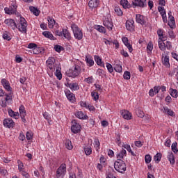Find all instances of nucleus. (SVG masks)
<instances>
[{
    "mask_svg": "<svg viewBox=\"0 0 178 178\" xmlns=\"http://www.w3.org/2000/svg\"><path fill=\"white\" fill-rule=\"evenodd\" d=\"M29 10H31V12L32 13H33V15H35V16H40V10H38L37 8H35L34 6H31V7H29Z\"/></svg>",
    "mask_w": 178,
    "mask_h": 178,
    "instance_id": "nucleus-41",
    "label": "nucleus"
},
{
    "mask_svg": "<svg viewBox=\"0 0 178 178\" xmlns=\"http://www.w3.org/2000/svg\"><path fill=\"white\" fill-rule=\"evenodd\" d=\"M13 92H10V93H5V99L4 101H6V102H7L8 104H10L12 102V95H13Z\"/></svg>",
    "mask_w": 178,
    "mask_h": 178,
    "instance_id": "nucleus-32",
    "label": "nucleus"
},
{
    "mask_svg": "<svg viewBox=\"0 0 178 178\" xmlns=\"http://www.w3.org/2000/svg\"><path fill=\"white\" fill-rule=\"evenodd\" d=\"M1 83L6 91H8V92H12V87L10 86L9 81L6 80V79H2Z\"/></svg>",
    "mask_w": 178,
    "mask_h": 178,
    "instance_id": "nucleus-12",
    "label": "nucleus"
},
{
    "mask_svg": "<svg viewBox=\"0 0 178 178\" xmlns=\"http://www.w3.org/2000/svg\"><path fill=\"white\" fill-rule=\"evenodd\" d=\"M99 6V0H90L88 2V6L90 9H95Z\"/></svg>",
    "mask_w": 178,
    "mask_h": 178,
    "instance_id": "nucleus-22",
    "label": "nucleus"
},
{
    "mask_svg": "<svg viewBox=\"0 0 178 178\" xmlns=\"http://www.w3.org/2000/svg\"><path fill=\"white\" fill-rule=\"evenodd\" d=\"M170 95H171V97H172V98H177V97H178L177 90L170 88Z\"/></svg>",
    "mask_w": 178,
    "mask_h": 178,
    "instance_id": "nucleus-43",
    "label": "nucleus"
},
{
    "mask_svg": "<svg viewBox=\"0 0 178 178\" xmlns=\"http://www.w3.org/2000/svg\"><path fill=\"white\" fill-rule=\"evenodd\" d=\"M121 115L124 119H126L127 120H130L131 119V113L129 111H127L126 110H123L121 112Z\"/></svg>",
    "mask_w": 178,
    "mask_h": 178,
    "instance_id": "nucleus-26",
    "label": "nucleus"
},
{
    "mask_svg": "<svg viewBox=\"0 0 178 178\" xmlns=\"http://www.w3.org/2000/svg\"><path fill=\"white\" fill-rule=\"evenodd\" d=\"M159 91H161V86H156L154 88L149 90V97H154V95H156V94H159Z\"/></svg>",
    "mask_w": 178,
    "mask_h": 178,
    "instance_id": "nucleus-18",
    "label": "nucleus"
},
{
    "mask_svg": "<svg viewBox=\"0 0 178 178\" xmlns=\"http://www.w3.org/2000/svg\"><path fill=\"white\" fill-rule=\"evenodd\" d=\"M114 70L117 72V73H122L123 68L122 67L121 65L116 64Z\"/></svg>",
    "mask_w": 178,
    "mask_h": 178,
    "instance_id": "nucleus-51",
    "label": "nucleus"
},
{
    "mask_svg": "<svg viewBox=\"0 0 178 178\" xmlns=\"http://www.w3.org/2000/svg\"><path fill=\"white\" fill-rule=\"evenodd\" d=\"M85 60L88 64V66L90 67H91V66H94V60L90 56H86Z\"/></svg>",
    "mask_w": 178,
    "mask_h": 178,
    "instance_id": "nucleus-29",
    "label": "nucleus"
},
{
    "mask_svg": "<svg viewBox=\"0 0 178 178\" xmlns=\"http://www.w3.org/2000/svg\"><path fill=\"white\" fill-rule=\"evenodd\" d=\"M81 130V125L76 121V120H73L72 121V127H71V131L74 134H77Z\"/></svg>",
    "mask_w": 178,
    "mask_h": 178,
    "instance_id": "nucleus-9",
    "label": "nucleus"
},
{
    "mask_svg": "<svg viewBox=\"0 0 178 178\" xmlns=\"http://www.w3.org/2000/svg\"><path fill=\"white\" fill-rule=\"evenodd\" d=\"M84 152L86 155L88 156V155H90L92 154V149L90 146H85L83 147Z\"/></svg>",
    "mask_w": 178,
    "mask_h": 178,
    "instance_id": "nucleus-44",
    "label": "nucleus"
},
{
    "mask_svg": "<svg viewBox=\"0 0 178 178\" xmlns=\"http://www.w3.org/2000/svg\"><path fill=\"white\" fill-rule=\"evenodd\" d=\"M75 116L81 120H87V119H88V115H87V114H84L83 111H76L75 113Z\"/></svg>",
    "mask_w": 178,
    "mask_h": 178,
    "instance_id": "nucleus-21",
    "label": "nucleus"
},
{
    "mask_svg": "<svg viewBox=\"0 0 178 178\" xmlns=\"http://www.w3.org/2000/svg\"><path fill=\"white\" fill-rule=\"evenodd\" d=\"M91 97L93 98L94 101H97V99H99V95L97 92H92Z\"/></svg>",
    "mask_w": 178,
    "mask_h": 178,
    "instance_id": "nucleus-55",
    "label": "nucleus"
},
{
    "mask_svg": "<svg viewBox=\"0 0 178 178\" xmlns=\"http://www.w3.org/2000/svg\"><path fill=\"white\" fill-rule=\"evenodd\" d=\"M168 35H169L170 38H171L172 40L176 38V35H175V32L172 29H169Z\"/></svg>",
    "mask_w": 178,
    "mask_h": 178,
    "instance_id": "nucleus-59",
    "label": "nucleus"
},
{
    "mask_svg": "<svg viewBox=\"0 0 178 178\" xmlns=\"http://www.w3.org/2000/svg\"><path fill=\"white\" fill-rule=\"evenodd\" d=\"M84 81L87 83V84H92V83H94V77L92 76H90L88 78H86L84 79Z\"/></svg>",
    "mask_w": 178,
    "mask_h": 178,
    "instance_id": "nucleus-50",
    "label": "nucleus"
},
{
    "mask_svg": "<svg viewBox=\"0 0 178 178\" xmlns=\"http://www.w3.org/2000/svg\"><path fill=\"white\" fill-rule=\"evenodd\" d=\"M65 145V148H67V149H69V151L73 149V145L72 144V141L70 140H66Z\"/></svg>",
    "mask_w": 178,
    "mask_h": 178,
    "instance_id": "nucleus-42",
    "label": "nucleus"
},
{
    "mask_svg": "<svg viewBox=\"0 0 178 178\" xmlns=\"http://www.w3.org/2000/svg\"><path fill=\"white\" fill-rule=\"evenodd\" d=\"M158 10L161 16L166 15V10H165V8L162 6H159Z\"/></svg>",
    "mask_w": 178,
    "mask_h": 178,
    "instance_id": "nucleus-52",
    "label": "nucleus"
},
{
    "mask_svg": "<svg viewBox=\"0 0 178 178\" xmlns=\"http://www.w3.org/2000/svg\"><path fill=\"white\" fill-rule=\"evenodd\" d=\"M4 24L8 29L11 30H16V22L12 18H7L4 20Z\"/></svg>",
    "mask_w": 178,
    "mask_h": 178,
    "instance_id": "nucleus-10",
    "label": "nucleus"
},
{
    "mask_svg": "<svg viewBox=\"0 0 178 178\" xmlns=\"http://www.w3.org/2000/svg\"><path fill=\"white\" fill-rule=\"evenodd\" d=\"M122 148H124L125 149H127V151H128V152H130V154L133 156H136V154H134V152L131 150V147H130V145H129V144H123L122 145Z\"/></svg>",
    "mask_w": 178,
    "mask_h": 178,
    "instance_id": "nucleus-40",
    "label": "nucleus"
},
{
    "mask_svg": "<svg viewBox=\"0 0 178 178\" xmlns=\"http://www.w3.org/2000/svg\"><path fill=\"white\" fill-rule=\"evenodd\" d=\"M154 159L156 163H159L161 162V159H162V154L157 153L154 156Z\"/></svg>",
    "mask_w": 178,
    "mask_h": 178,
    "instance_id": "nucleus-46",
    "label": "nucleus"
},
{
    "mask_svg": "<svg viewBox=\"0 0 178 178\" xmlns=\"http://www.w3.org/2000/svg\"><path fill=\"white\" fill-rule=\"evenodd\" d=\"M71 29L73 31L74 37L76 38V40H83V31L76 24H72L71 25Z\"/></svg>",
    "mask_w": 178,
    "mask_h": 178,
    "instance_id": "nucleus-5",
    "label": "nucleus"
},
{
    "mask_svg": "<svg viewBox=\"0 0 178 178\" xmlns=\"http://www.w3.org/2000/svg\"><path fill=\"white\" fill-rule=\"evenodd\" d=\"M145 161L146 163H151V161H152V156H151L149 154L145 155Z\"/></svg>",
    "mask_w": 178,
    "mask_h": 178,
    "instance_id": "nucleus-56",
    "label": "nucleus"
},
{
    "mask_svg": "<svg viewBox=\"0 0 178 178\" xmlns=\"http://www.w3.org/2000/svg\"><path fill=\"white\" fill-rule=\"evenodd\" d=\"M62 68L60 67V65H58L56 69L55 70L54 74L56 77H57L58 80H62V72H61Z\"/></svg>",
    "mask_w": 178,
    "mask_h": 178,
    "instance_id": "nucleus-24",
    "label": "nucleus"
},
{
    "mask_svg": "<svg viewBox=\"0 0 178 178\" xmlns=\"http://www.w3.org/2000/svg\"><path fill=\"white\" fill-rule=\"evenodd\" d=\"M168 26H170V29H176V21H168Z\"/></svg>",
    "mask_w": 178,
    "mask_h": 178,
    "instance_id": "nucleus-60",
    "label": "nucleus"
},
{
    "mask_svg": "<svg viewBox=\"0 0 178 178\" xmlns=\"http://www.w3.org/2000/svg\"><path fill=\"white\" fill-rule=\"evenodd\" d=\"M42 35L45 37L46 38H49V40H52L53 41L56 40L54 37L52 33L49 31H44L42 32Z\"/></svg>",
    "mask_w": 178,
    "mask_h": 178,
    "instance_id": "nucleus-31",
    "label": "nucleus"
},
{
    "mask_svg": "<svg viewBox=\"0 0 178 178\" xmlns=\"http://www.w3.org/2000/svg\"><path fill=\"white\" fill-rule=\"evenodd\" d=\"M66 173H67V167L66 163H63L60 165V166L56 170V178H64L66 176Z\"/></svg>",
    "mask_w": 178,
    "mask_h": 178,
    "instance_id": "nucleus-2",
    "label": "nucleus"
},
{
    "mask_svg": "<svg viewBox=\"0 0 178 178\" xmlns=\"http://www.w3.org/2000/svg\"><path fill=\"white\" fill-rule=\"evenodd\" d=\"M115 12L117 15V16H122L123 15V11L120 9L119 7L115 8Z\"/></svg>",
    "mask_w": 178,
    "mask_h": 178,
    "instance_id": "nucleus-54",
    "label": "nucleus"
},
{
    "mask_svg": "<svg viewBox=\"0 0 178 178\" xmlns=\"http://www.w3.org/2000/svg\"><path fill=\"white\" fill-rule=\"evenodd\" d=\"M106 66L109 73H113V67L112 66V64L106 63Z\"/></svg>",
    "mask_w": 178,
    "mask_h": 178,
    "instance_id": "nucleus-53",
    "label": "nucleus"
},
{
    "mask_svg": "<svg viewBox=\"0 0 178 178\" xmlns=\"http://www.w3.org/2000/svg\"><path fill=\"white\" fill-rule=\"evenodd\" d=\"M54 49L56 52H62L63 47L59 44H56L54 46Z\"/></svg>",
    "mask_w": 178,
    "mask_h": 178,
    "instance_id": "nucleus-57",
    "label": "nucleus"
},
{
    "mask_svg": "<svg viewBox=\"0 0 178 178\" xmlns=\"http://www.w3.org/2000/svg\"><path fill=\"white\" fill-rule=\"evenodd\" d=\"M122 41L125 47L129 49V52H133V46L129 43V38H127V37H123L122 38Z\"/></svg>",
    "mask_w": 178,
    "mask_h": 178,
    "instance_id": "nucleus-20",
    "label": "nucleus"
},
{
    "mask_svg": "<svg viewBox=\"0 0 178 178\" xmlns=\"http://www.w3.org/2000/svg\"><path fill=\"white\" fill-rule=\"evenodd\" d=\"M136 22L139 24H141V26H147V20H145V17L140 14H136Z\"/></svg>",
    "mask_w": 178,
    "mask_h": 178,
    "instance_id": "nucleus-13",
    "label": "nucleus"
},
{
    "mask_svg": "<svg viewBox=\"0 0 178 178\" xmlns=\"http://www.w3.org/2000/svg\"><path fill=\"white\" fill-rule=\"evenodd\" d=\"M80 105L82 108H86V109H88V106H90V104L86 102L81 101Z\"/></svg>",
    "mask_w": 178,
    "mask_h": 178,
    "instance_id": "nucleus-61",
    "label": "nucleus"
},
{
    "mask_svg": "<svg viewBox=\"0 0 178 178\" xmlns=\"http://www.w3.org/2000/svg\"><path fill=\"white\" fill-rule=\"evenodd\" d=\"M63 35L66 40H72V35L69 32V30L66 29H63Z\"/></svg>",
    "mask_w": 178,
    "mask_h": 178,
    "instance_id": "nucleus-30",
    "label": "nucleus"
},
{
    "mask_svg": "<svg viewBox=\"0 0 178 178\" xmlns=\"http://www.w3.org/2000/svg\"><path fill=\"white\" fill-rule=\"evenodd\" d=\"M167 158H168L170 165H175L176 161L175 160V154H173V152H169L168 153Z\"/></svg>",
    "mask_w": 178,
    "mask_h": 178,
    "instance_id": "nucleus-28",
    "label": "nucleus"
},
{
    "mask_svg": "<svg viewBox=\"0 0 178 178\" xmlns=\"http://www.w3.org/2000/svg\"><path fill=\"white\" fill-rule=\"evenodd\" d=\"M68 87L72 91H79V90H80V86L76 82L69 83Z\"/></svg>",
    "mask_w": 178,
    "mask_h": 178,
    "instance_id": "nucleus-25",
    "label": "nucleus"
},
{
    "mask_svg": "<svg viewBox=\"0 0 178 178\" xmlns=\"http://www.w3.org/2000/svg\"><path fill=\"white\" fill-rule=\"evenodd\" d=\"M114 168L117 172H119V173H124L127 169L126 163H124L123 160H117L114 163Z\"/></svg>",
    "mask_w": 178,
    "mask_h": 178,
    "instance_id": "nucleus-6",
    "label": "nucleus"
},
{
    "mask_svg": "<svg viewBox=\"0 0 178 178\" xmlns=\"http://www.w3.org/2000/svg\"><path fill=\"white\" fill-rule=\"evenodd\" d=\"M26 140H33V133L31 131H27L26 134Z\"/></svg>",
    "mask_w": 178,
    "mask_h": 178,
    "instance_id": "nucleus-63",
    "label": "nucleus"
},
{
    "mask_svg": "<svg viewBox=\"0 0 178 178\" xmlns=\"http://www.w3.org/2000/svg\"><path fill=\"white\" fill-rule=\"evenodd\" d=\"M46 65H47V69H49L51 73H54L56 67L59 66V65H57L56 60L54 57H49L46 61Z\"/></svg>",
    "mask_w": 178,
    "mask_h": 178,
    "instance_id": "nucleus-7",
    "label": "nucleus"
},
{
    "mask_svg": "<svg viewBox=\"0 0 178 178\" xmlns=\"http://www.w3.org/2000/svg\"><path fill=\"white\" fill-rule=\"evenodd\" d=\"M47 22H48V24H49V29H54V26H55V23H56L55 22V19H54V18L49 17H47Z\"/></svg>",
    "mask_w": 178,
    "mask_h": 178,
    "instance_id": "nucleus-38",
    "label": "nucleus"
},
{
    "mask_svg": "<svg viewBox=\"0 0 178 178\" xmlns=\"http://www.w3.org/2000/svg\"><path fill=\"white\" fill-rule=\"evenodd\" d=\"M138 118H144L145 114H144V111H143V110L141 108H138V113H137Z\"/></svg>",
    "mask_w": 178,
    "mask_h": 178,
    "instance_id": "nucleus-62",
    "label": "nucleus"
},
{
    "mask_svg": "<svg viewBox=\"0 0 178 178\" xmlns=\"http://www.w3.org/2000/svg\"><path fill=\"white\" fill-rule=\"evenodd\" d=\"M95 62H96L97 65L99 66H102V67H105V64L102 62L101 57L99 56H95Z\"/></svg>",
    "mask_w": 178,
    "mask_h": 178,
    "instance_id": "nucleus-34",
    "label": "nucleus"
},
{
    "mask_svg": "<svg viewBox=\"0 0 178 178\" xmlns=\"http://www.w3.org/2000/svg\"><path fill=\"white\" fill-rule=\"evenodd\" d=\"M159 48L161 51H166L165 43L163 41H159Z\"/></svg>",
    "mask_w": 178,
    "mask_h": 178,
    "instance_id": "nucleus-47",
    "label": "nucleus"
},
{
    "mask_svg": "<svg viewBox=\"0 0 178 178\" xmlns=\"http://www.w3.org/2000/svg\"><path fill=\"white\" fill-rule=\"evenodd\" d=\"M135 26H134V20L133 19H128L126 22V29L127 30H128V31H131V33H133V31H134V29H135Z\"/></svg>",
    "mask_w": 178,
    "mask_h": 178,
    "instance_id": "nucleus-16",
    "label": "nucleus"
},
{
    "mask_svg": "<svg viewBox=\"0 0 178 178\" xmlns=\"http://www.w3.org/2000/svg\"><path fill=\"white\" fill-rule=\"evenodd\" d=\"M95 29L99 31V33H102V34H105V33H106V29L105 27L101 25H95Z\"/></svg>",
    "mask_w": 178,
    "mask_h": 178,
    "instance_id": "nucleus-36",
    "label": "nucleus"
},
{
    "mask_svg": "<svg viewBox=\"0 0 178 178\" xmlns=\"http://www.w3.org/2000/svg\"><path fill=\"white\" fill-rule=\"evenodd\" d=\"M16 29H18L20 33H27V21L23 17H19V22L16 24Z\"/></svg>",
    "mask_w": 178,
    "mask_h": 178,
    "instance_id": "nucleus-4",
    "label": "nucleus"
},
{
    "mask_svg": "<svg viewBox=\"0 0 178 178\" xmlns=\"http://www.w3.org/2000/svg\"><path fill=\"white\" fill-rule=\"evenodd\" d=\"M163 113H166L168 116H171L172 118L175 116V112L167 106L163 107Z\"/></svg>",
    "mask_w": 178,
    "mask_h": 178,
    "instance_id": "nucleus-33",
    "label": "nucleus"
},
{
    "mask_svg": "<svg viewBox=\"0 0 178 178\" xmlns=\"http://www.w3.org/2000/svg\"><path fill=\"white\" fill-rule=\"evenodd\" d=\"M64 92L68 101H70V102H74L76 101V96L69 89H65Z\"/></svg>",
    "mask_w": 178,
    "mask_h": 178,
    "instance_id": "nucleus-14",
    "label": "nucleus"
},
{
    "mask_svg": "<svg viewBox=\"0 0 178 178\" xmlns=\"http://www.w3.org/2000/svg\"><path fill=\"white\" fill-rule=\"evenodd\" d=\"M157 35L161 38H165L163 37V29H158L157 31Z\"/></svg>",
    "mask_w": 178,
    "mask_h": 178,
    "instance_id": "nucleus-64",
    "label": "nucleus"
},
{
    "mask_svg": "<svg viewBox=\"0 0 178 178\" xmlns=\"http://www.w3.org/2000/svg\"><path fill=\"white\" fill-rule=\"evenodd\" d=\"M94 147L95 148L97 152H99L100 147H101V143H99V139L95 138L94 140Z\"/></svg>",
    "mask_w": 178,
    "mask_h": 178,
    "instance_id": "nucleus-35",
    "label": "nucleus"
},
{
    "mask_svg": "<svg viewBox=\"0 0 178 178\" xmlns=\"http://www.w3.org/2000/svg\"><path fill=\"white\" fill-rule=\"evenodd\" d=\"M3 124L4 127H7L8 129L15 127V122L10 118H6L3 122Z\"/></svg>",
    "mask_w": 178,
    "mask_h": 178,
    "instance_id": "nucleus-15",
    "label": "nucleus"
},
{
    "mask_svg": "<svg viewBox=\"0 0 178 178\" xmlns=\"http://www.w3.org/2000/svg\"><path fill=\"white\" fill-rule=\"evenodd\" d=\"M120 3L124 9H129L131 8L130 3H129L127 0H121Z\"/></svg>",
    "mask_w": 178,
    "mask_h": 178,
    "instance_id": "nucleus-39",
    "label": "nucleus"
},
{
    "mask_svg": "<svg viewBox=\"0 0 178 178\" xmlns=\"http://www.w3.org/2000/svg\"><path fill=\"white\" fill-rule=\"evenodd\" d=\"M171 149L174 154H177L178 152V149H177V143L175 142L172 144L171 145Z\"/></svg>",
    "mask_w": 178,
    "mask_h": 178,
    "instance_id": "nucleus-48",
    "label": "nucleus"
},
{
    "mask_svg": "<svg viewBox=\"0 0 178 178\" xmlns=\"http://www.w3.org/2000/svg\"><path fill=\"white\" fill-rule=\"evenodd\" d=\"M161 62L165 67L169 69L170 67V59H169V56H163L162 55V58H161Z\"/></svg>",
    "mask_w": 178,
    "mask_h": 178,
    "instance_id": "nucleus-19",
    "label": "nucleus"
},
{
    "mask_svg": "<svg viewBox=\"0 0 178 178\" xmlns=\"http://www.w3.org/2000/svg\"><path fill=\"white\" fill-rule=\"evenodd\" d=\"M19 116L23 122V123H26L27 120H26V116L27 115L26 113V108L24 105H21L19 108Z\"/></svg>",
    "mask_w": 178,
    "mask_h": 178,
    "instance_id": "nucleus-11",
    "label": "nucleus"
},
{
    "mask_svg": "<svg viewBox=\"0 0 178 178\" xmlns=\"http://www.w3.org/2000/svg\"><path fill=\"white\" fill-rule=\"evenodd\" d=\"M17 164L19 172H23L24 170V164H23V162H22V161L20 160H17Z\"/></svg>",
    "mask_w": 178,
    "mask_h": 178,
    "instance_id": "nucleus-45",
    "label": "nucleus"
},
{
    "mask_svg": "<svg viewBox=\"0 0 178 178\" xmlns=\"http://www.w3.org/2000/svg\"><path fill=\"white\" fill-rule=\"evenodd\" d=\"M33 54H34V55H38L39 54H41V49L36 46L33 49Z\"/></svg>",
    "mask_w": 178,
    "mask_h": 178,
    "instance_id": "nucleus-58",
    "label": "nucleus"
},
{
    "mask_svg": "<svg viewBox=\"0 0 178 178\" xmlns=\"http://www.w3.org/2000/svg\"><path fill=\"white\" fill-rule=\"evenodd\" d=\"M103 24L108 29L109 31H112L113 29V22H112V19H109V18H106L103 22Z\"/></svg>",
    "mask_w": 178,
    "mask_h": 178,
    "instance_id": "nucleus-17",
    "label": "nucleus"
},
{
    "mask_svg": "<svg viewBox=\"0 0 178 178\" xmlns=\"http://www.w3.org/2000/svg\"><path fill=\"white\" fill-rule=\"evenodd\" d=\"M4 12L6 15H15L17 17H20V13L17 12V5L13 2L10 7H6Z\"/></svg>",
    "mask_w": 178,
    "mask_h": 178,
    "instance_id": "nucleus-3",
    "label": "nucleus"
},
{
    "mask_svg": "<svg viewBox=\"0 0 178 178\" xmlns=\"http://www.w3.org/2000/svg\"><path fill=\"white\" fill-rule=\"evenodd\" d=\"M133 8H147V0H131Z\"/></svg>",
    "mask_w": 178,
    "mask_h": 178,
    "instance_id": "nucleus-8",
    "label": "nucleus"
},
{
    "mask_svg": "<svg viewBox=\"0 0 178 178\" xmlns=\"http://www.w3.org/2000/svg\"><path fill=\"white\" fill-rule=\"evenodd\" d=\"M123 77L124 80H130L131 77V74H130V72L129 71H125L123 74Z\"/></svg>",
    "mask_w": 178,
    "mask_h": 178,
    "instance_id": "nucleus-49",
    "label": "nucleus"
},
{
    "mask_svg": "<svg viewBox=\"0 0 178 178\" xmlns=\"http://www.w3.org/2000/svg\"><path fill=\"white\" fill-rule=\"evenodd\" d=\"M127 156V152L126 151V149H122V151L117 154V161H123V158H124V156Z\"/></svg>",
    "mask_w": 178,
    "mask_h": 178,
    "instance_id": "nucleus-23",
    "label": "nucleus"
},
{
    "mask_svg": "<svg viewBox=\"0 0 178 178\" xmlns=\"http://www.w3.org/2000/svg\"><path fill=\"white\" fill-rule=\"evenodd\" d=\"M3 38L6 41H10L12 40V35L8 31H6L3 33Z\"/></svg>",
    "mask_w": 178,
    "mask_h": 178,
    "instance_id": "nucleus-37",
    "label": "nucleus"
},
{
    "mask_svg": "<svg viewBox=\"0 0 178 178\" xmlns=\"http://www.w3.org/2000/svg\"><path fill=\"white\" fill-rule=\"evenodd\" d=\"M66 74L67 77H72V79H76L81 74V67L78 65L72 66L68 71H67Z\"/></svg>",
    "mask_w": 178,
    "mask_h": 178,
    "instance_id": "nucleus-1",
    "label": "nucleus"
},
{
    "mask_svg": "<svg viewBox=\"0 0 178 178\" xmlns=\"http://www.w3.org/2000/svg\"><path fill=\"white\" fill-rule=\"evenodd\" d=\"M8 115L13 119H19V112H15L11 108L8 109Z\"/></svg>",
    "mask_w": 178,
    "mask_h": 178,
    "instance_id": "nucleus-27",
    "label": "nucleus"
}]
</instances>
